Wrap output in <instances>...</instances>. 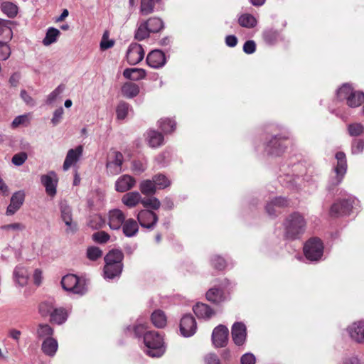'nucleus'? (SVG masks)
I'll list each match as a JSON object with an SVG mask.
<instances>
[{"mask_svg": "<svg viewBox=\"0 0 364 364\" xmlns=\"http://www.w3.org/2000/svg\"><path fill=\"white\" fill-rule=\"evenodd\" d=\"M284 236L288 240L299 239L305 232L306 221L298 212L289 215L283 223Z\"/></svg>", "mask_w": 364, "mask_h": 364, "instance_id": "1", "label": "nucleus"}, {"mask_svg": "<svg viewBox=\"0 0 364 364\" xmlns=\"http://www.w3.org/2000/svg\"><path fill=\"white\" fill-rule=\"evenodd\" d=\"M144 352L150 357L159 358L165 352L164 339L156 331L146 332L144 336Z\"/></svg>", "mask_w": 364, "mask_h": 364, "instance_id": "2", "label": "nucleus"}, {"mask_svg": "<svg viewBox=\"0 0 364 364\" xmlns=\"http://www.w3.org/2000/svg\"><path fill=\"white\" fill-rule=\"evenodd\" d=\"M336 95L340 101H346L350 107H358L364 102V93L355 90L349 83H345L339 87Z\"/></svg>", "mask_w": 364, "mask_h": 364, "instance_id": "3", "label": "nucleus"}, {"mask_svg": "<svg viewBox=\"0 0 364 364\" xmlns=\"http://www.w3.org/2000/svg\"><path fill=\"white\" fill-rule=\"evenodd\" d=\"M61 284L65 291L75 294L82 295L87 291L85 279H80L73 274L64 276L62 278Z\"/></svg>", "mask_w": 364, "mask_h": 364, "instance_id": "4", "label": "nucleus"}, {"mask_svg": "<svg viewBox=\"0 0 364 364\" xmlns=\"http://www.w3.org/2000/svg\"><path fill=\"white\" fill-rule=\"evenodd\" d=\"M304 252L306 258L311 262L321 259L323 253V245L317 237L309 239L304 246Z\"/></svg>", "mask_w": 364, "mask_h": 364, "instance_id": "5", "label": "nucleus"}, {"mask_svg": "<svg viewBox=\"0 0 364 364\" xmlns=\"http://www.w3.org/2000/svg\"><path fill=\"white\" fill-rule=\"evenodd\" d=\"M124 156L118 151H112L107 159L106 171L109 176H116L122 171Z\"/></svg>", "mask_w": 364, "mask_h": 364, "instance_id": "6", "label": "nucleus"}, {"mask_svg": "<svg viewBox=\"0 0 364 364\" xmlns=\"http://www.w3.org/2000/svg\"><path fill=\"white\" fill-rule=\"evenodd\" d=\"M357 203L358 200L355 197L348 196L347 199L333 203L331 207L330 213L333 216L348 215Z\"/></svg>", "mask_w": 364, "mask_h": 364, "instance_id": "7", "label": "nucleus"}, {"mask_svg": "<svg viewBox=\"0 0 364 364\" xmlns=\"http://www.w3.org/2000/svg\"><path fill=\"white\" fill-rule=\"evenodd\" d=\"M197 330L196 319L191 314L184 315L180 322V331L183 336L191 337L193 336Z\"/></svg>", "mask_w": 364, "mask_h": 364, "instance_id": "8", "label": "nucleus"}, {"mask_svg": "<svg viewBox=\"0 0 364 364\" xmlns=\"http://www.w3.org/2000/svg\"><path fill=\"white\" fill-rule=\"evenodd\" d=\"M41 182L45 187L46 193L53 197L56 194V188L58 183V178L54 171H50L47 174L41 176Z\"/></svg>", "mask_w": 364, "mask_h": 364, "instance_id": "9", "label": "nucleus"}, {"mask_svg": "<svg viewBox=\"0 0 364 364\" xmlns=\"http://www.w3.org/2000/svg\"><path fill=\"white\" fill-rule=\"evenodd\" d=\"M337 164L335 167L336 178L333 180V184L337 186L341 183L347 170V161L346 154L343 152H338L336 154Z\"/></svg>", "mask_w": 364, "mask_h": 364, "instance_id": "10", "label": "nucleus"}, {"mask_svg": "<svg viewBox=\"0 0 364 364\" xmlns=\"http://www.w3.org/2000/svg\"><path fill=\"white\" fill-rule=\"evenodd\" d=\"M137 220L143 228L152 230L158 222L156 214L149 210H141L137 214Z\"/></svg>", "mask_w": 364, "mask_h": 364, "instance_id": "11", "label": "nucleus"}, {"mask_svg": "<svg viewBox=\"0 0 364 364\" xmlns=\"http://www.w3.org/2000/svg\"><path fill=\"white\" fill-rule=\"evenodd\" d=\"M229 331L224 325L215 327L212 333V341L215 348L224 347L228 340Z\"/></svg>", "mask_w": 364, "mask_h": 364, "instance_id": "12", "label": "nucleus"}, {"mask_svg": "<svg viewBox=\"0 0 364 364\" xmlns=\"http://www.w3.org/2000/svg\"><path fill=\"white\" fill-rule=\"evenodd\" d=\"M144 56L142 46L138 43H132L127 52V59L130 65H136L141 61Z\"/></svg>", "mask_w": 364, "mask_h": 364, "instance_id": "13", "label": "nucleus"}, {"mask_svg": "<svg viewBox=\"0 0 364 364\" xmlns=\"http://www.w3.org/2000/svg\"><path fill=\"white\" fill-rule=\"evenodd\" d=\"M136 183V179L130 175L120 176L114 183V189L119 193H125L133 188Z\"/></svg>", "mask_w": 364, "mask_h": 364, "instance_id": "14", "label": "nucleus"}, {"mask_svg": "<svg viewBox=\"0 0 364 364\" xmlns=\"http://www.w3.org/2000/svg\"><path fill=\"white\" fill-rule=\"evenodd\" d=\"M287 148L284 144V139L278 136H274L266 145L265 151L269 155L278 156L283 153Z\"/></svg>", "mask_w": 364, "mask_h": 364, "instance_id": "15", "label": "nucleus"}, {"mask_svg": "<svg viewBox=\"0 0 364 364\" xmlns=\"http://www.w3.org/2000/svg\"><path fill=\"white\" fill-rule=\"evenodd\" d=\"M232 338L235 345L242 346L247 338V328L242 322H236L232 326Z\"/></svg>", "mask_w": 364, "mask_h": 364, "instance_id": "16", "label": "nucleus"}, {"mask_svg": "<svg viewBox=\"0 0 364 364\" xmlns=\"http://www.w3.org/2000/svg\"><path fill=\"white\" fill-rule=\"evenodd\" d=\"M25 200V193L22 191L15 192L10 200L6 211V215L11 216L14 215L22 206Z\"/></svg>", "mask_w": 364, "mask_h": 364, "instance_id": "17", "label": "nucleus"}, {"mask_svg": "<svg viewBox=\"0 0 364 364\" xmlns=\"http://www.w3.org/2000/svg\"><path fill=\"white\" fill-rule=\"evenodd\" d=\"M166 59L165 54L160 50L151 51L146 57V63L149 66L154 69H159L164 66Z\"/></svg>", "mask_w": 364, "mask_h": 364, "instance_id": "18", "label": "nucleus"}, {"mask_svg": "<svg viewBox=\"0 0 364 364\" xmlns=\"http://www.w3.org/2000/svg\"><path fill=\"white\" fill-rule=\"evenodd\" d=\"M347 331L353 341L364 343V321L354 322L348 327Z\"/></svg>", "mask_w": 364, "mask_h": 364, "instance_id": "19", "label": "nucleus"}, {"mask_svg": "<svg viewBox=\"0 0 364 364\" xmlns=\"http://www.w3.org/2000/svg\"><path fill=\"white\" fill-rule=\"evenodd\" d=\"M108 218V225L112 230H119L125 220V215L119 209L109 210Z\"/></svg>", "mask_w": 364, "mask_h": 364, "instance_id": "20", "label": "nucleus"}, {"mask_svg": "<svg viewBox=\"0 0 364 364\" xmlns=\"http://www.w3.org/2000/svg\"><path fill=\"white\" fill-rule=\"evenodd\" d=\"M60 217L67 226V231H74L76 225L73 223V213L71 208L66 203H61L60 205Z\"/></svg>", "mask_w": 364, "mask_h": 364, "instance_id": "21", "label": "nucleus"}, {"mask_svg": "<svg viewBox=\"0 0 364 364\" xmlns=\"http://www.w3.org/2000/svg\"><path fill=\"white\" fill-rule=\"evenodd\" d=\"M83 151L82 146H77L75 149H70L66 155L63 163V170L68 171L72 165L75 164L82 156Z\"/></svg>", "mask_w": 364, "mask_h": 364, "instance_id": "22", "label": "nucleus"}, {"mask_svg": "<svg viewBox=\"0 0 364 364\" xmlns=\"http://www.w3.org/2000/svg\"><path fill=\"white\" fill-rule=\"evenodd\" d=\"M193 311L198 318L210 319L215 315V311L207 304L198 303L193 307Z\"/></svg>", "mask_w": 364, "mask_h": 364, "instance_id": "23", "label": "nucleus"}, {"mask_svg": "<svg viewBox=\"0 0 364 364\" xmlns=\"http://www.w3.org/2000/svg\"><path fill=\"white\" fill-rule=\"evenodd\" d=\"M142 197L138 191H131L123 195L122 203L129 208L136 207L139 203H141Z\"/></svg>", "mask_w": 364, "mask_h": 364, "instance_id": "24", "label": "nucleus"}, {"mask_svg": "<svg viewBox=\"0 0 364 364\" xmlns=\"http://www.w3.org/2000/svg\"><path fill=\"white\" fill-rule=\"evenodd\" d=\"M14 278L16 284L24 287L28 284L29 273L28 269L23 265H18L14 270Z\"/></svg>", "mask_w": 364, "mask_h": 364, "instance_id": "25", "label": "nucleus"}, {"mask_svg": "<svg viewBox=\"0 0 364 364\" xmlns=\"http://www.w3.org/2000/svg\"><path fill=\"white\" fill-rule=\"evenodd\" d=\"M58 348V341L52 338H46L42 343L41 349L44 354L53 357L57 352Z\"/></svg>", "mask_w": 364, "mask_h": 364, "instance_id": "26", "label": "nucleus"}, {"mask_svg": "<svg viewBox=\"0 0 364 364\" xmlns=\"http://www.w3.org/2000/svg\"><path fill=\"white\" fill-rule=\"evenodd\" d=\"M123 258L124 255L122 251L112 250L105 257V265H107V268H109L111 264H123Z\"/></svg>", "mask_w": 364, "mask_h": 364, "instance_id": "27", "label": "nucleus"}, {"mask_svg": "<svg viewBox=\"0 0 364 364\" xmlns=\"http://www.w3.org/2000/svg\"><path fill=\"white\" fill-rule=\"evenodd\" d=\"M123 233L128 237H134L139 231V225L136 220L132 218L124 220L122 225Z\"/></svg>", "mask_w": 364, "mask_h": 364, "instance_id": "28", "label": "nucleus"}, {"mask_svg": "<svg viewBox=\"0 0 364 364\" xmlns=\"http://www.w3.org/2000/svg\"><path fill=\"white\" fill-rule=\"evenodd\" d=\"M68 312L64 308H55L50 316V321L58 325L63 324L68 318Z\"/></svg>", "mask_w": 364, "mask_h": 364, "instance_id": "29", "label": "nucleus"}, {"mask_svg": "<svg viewBox=\"0 0 364 364\" xmlns=\"http://www.w3.org/2000/svg\"><path fill=\"white\" fill-rule=\"evenodd\" d=\"M207 299L214 304H220L226 300L223 291L218 288H211L206 293Z\"/></svg>", "mask_w": 364, "mask_h": 364, "instance_id": "30", "label": "nucleus"}, {"mask_svg": "<svg viewBox=\"0 0 364 364\" xmlns=\"http://www.w3.org/2000/svg\"><path fill=\"white\" fill-rule=\"evenodd\" d=\"M147 141L151 147L156 148L164 144V136L157 131L149 130L147 132Z\"/></svg>", "mask_w": 364, "mask_h": 364, "instance_id": "31", "label": "nucleus"}, {"mask_svg": "<svg viewBox=\"0 0 364 364\" xmlns=\"http://www.w3.org/2000/svg\"><path fill=\"white\" fill-rule=\"evenodd\" d=\"M10 21L0 19V41H6L12 38V30Z\"/></svg>", "mask_w": 364, "mask_h": 364, "instance_id": "32", "label": "nucleus"}, {"mask_svg": "<svg viewBox=\"0 0 364 364\" xmlns=\"http://www.w3.org/2000/svg\"><path fill=\"white\" fill-rule=\"evenodd\" d=\"M122 93L127 98H133L139 93V87L134 82H125L122 87Z\"/></svg>", "mask_w": 364, "mask_h": 364, "instance_id": "33", "label": "nucleus"}, {"mask_svg": "<svg viewBox=\"0 0 364 364\" xmlns=\"http://www.w3.org/2000/svg\"><path fill=\"white\" fill-rule=\"evenodd\" d=\"M124 77L131 80H139L146 76V71L141 68H127L123 72Z\"/></svg>", "mask_w": 364, "mask_h": 364, "instance_id": "34", "label": "nucleus"}, {"mask_svg": "<svg viewBox=\"0 0 364 364\" xmlns=\"http://www.w3.org/2000/svg\"><path fill=\"white\" fill-rule=\"evenodd\" d=\"M123 269V264H111L109 268L107 265L104 267V277L106 279H112L119 277Z\"/></svg>", "mask_w": 364, "mask_h": 364, "instance_id": "35", "label": "nucleus"}, {"mask_svg": "<svg viewBox=\"0 0 364 364\" xmlns=\"http://www.w3.org/2000/svg\"><path fill=\"white\" fill-rule=\"evenodd\" d=\"M60 35V32L58 29L50 27L48 28L46 36L43 40V43L46 46H48L55 43Z\"/></svg>", "mask_w": 364, "mask_h": 364, "instance_id": "36", "label": "nucleus"}, {"mask_svg": "<svg viewBox=\"0 0 364 364\" xmlns=\"http://www.w3.org/2000/svg\"><path fill=\"white\" fill-rule=\"evenodd\" d=\"M238 23L247 28H252L256 26L257 21L254 16L250 14H244L239 16Z\"/></svg>", "mask_w": 364, "mask_h": 364, "instance_id": "37", "label": "nucleus"}, {"mask_svg": "<svg viewBox=\"0 0 364 364\" xmlns=\"http://www.w3.org/2000/svg\"><path fill=\"white\" fill-rule=\"evenodd\" d=\"M289 205V201L283 197H277L267 203L266 205V211L270 216L275 215V211L271 210L272 205H276L278 208L285 207Z\"/></svg>", "mask_w": 364, "mask_h": 364, "instance_id": "38", "label": "nucleus"}, {"mask_svg": "<svg viewBox=\"0 0 364 364\" xmlns=\"http://www.w3.org/2000/svg\"><path fill=\"white\" fill-rule=\"evenodd\" d=\"M151 320L157 328H164L166 325V316L161 310L154 311L151 316Z\"/></svg>", "mask_w": 364, "mask_h": 364, "instance_id": "39", "label": "nucleus"}, {"mask_svg": "<svg viewBox=\"0 0 364 364\" xmlns=\"http://www.w3.org/2000/svg\"><path fill=\"white\" fill-rule=\"evenodd\" d=\"M55 308L54 301L53 299H48L43 301L39 305V313L43 317L50 316L53 311Z\"/></svg>", "mask_w": 364, "mask_h": 364, "instance_id": "40", "label": "nucleus"}, {"mask_svg": "<svg viewBox=\"0 0 364 364\" xmlns=\"http://www.w3.org/2000/svg\"><path fill=\"white\" fill-rule=\"evenodd\" d=\"M139 190L145 196L154 195L156 191L154 180L142 181L139 184Z\"/></svg>", "mask_w": 364, "mask_h": 364, "instance_id": "41", "label": "nucleus"}, {"mask_svg": "<svg viewBox=\"0 0 364 364\" xmlns=\"http://www.w3.org/2000/svg\"><path fill=\"white\" fill-rule=\"evenodd\" d=\"M262 38L267 44L273 45L279 40V33L277 30L267 28L262 32Z\"/></svg>", "mask_w": 364, "mask_h": 364, "instance_id": "42", "label": "nucleus"}, {"mask_svg": "<svg viewBox=\"0 0 364 364\" xmlns=\"http://www.w3.org/2000/svg\"><path fill=\"white\" fill-rule=\"evenodd\" d=\"M347 132L350 136H360L364 133V125L359 122L350 123L347 126Z\"/></svg>", "mask_w": 364, "mask_h": 364, "instance_id": "43", "label": "nucleus"}, {"mask_svg": "<svg viewBox=\"0 0 364 364\" xmlns=\"http://www.w3.org/2000/svg\"><path fill=\"white\" fill-rule=\"evenodd\" d=\"M1 9L3 13L9 18H14L18 14V6L12 2H3L1 5Z\"/></svg>", "mask_w": 364, "mask_h": 364, "instance_id": "44", "label": "nucleus"}, {"mask_svg": "<svg viewBox=\"0 0 364 364\" xmlns=\"http://www.w3.org/2000/svg\"><path fill=\"white\" fill-rule=\"evenodd\" d=\"M150 31L146 21H142L138 26L135 32V38L138 41H142L149 36Z\"/></svg>", "mask_w": 364, "mask_h": 364, "instance_id": "45", "label": "nucleus"}, {"mask_svg": "<svg viewBox=\"0 0 364 364\" xmlns=\"http://www.w3.org/2000/svg\"><path fill=\"white\" fill-rule=\"evenodd\" d=\"M159 126L164 133H171L176 129V122L168 118L161 119L159 121Z\"/></svg>", "mask_w": 364, "mask_h": 364, "instance_id": "46", "label": "nucleus"}, {"mask_svg": "<svg viewBox=\"0 0 364 364\" xmlns=\"http://www.w3.org/2000/svg\"><path fill=\"white\" fill-rule=\"evenodd\" d=\"M151 33H156L164 28V23L159 18H150L145 21Z\"/></svg>", "mask_w": 364, "mask_h": 364, "instance_id": "47", "label": "nucleus"}, {"mask_svg": "<svg viewBox=\"0 0 364 364\" xmlns=\"http://www.w3.org/2000/svg\"><path fill=\"white\" fill-rule=\"evenodd\" d=\"M88 226L93 230L102 228L105 225V220L100 215H94L90 217L87 223Z\"/></svg>", "mask_w": 364, "mask_h": 364, "instance_id": "48", "label": "nucleus"}, {"mask_svg": "<svg viewBox=\"0 0 364 364\" xmlns=\"http://www.w3.org/2000/svg\"><path fill=\"white\" fill-rule=\"evenodd\" d=\"M153 180L156 186V188H158L159 189H164L171 184V181L168 180V178L163 174H158L154 176L153 177Z\"/></svg>", "mask_w": 364, "mask_h": 364, "instance_id": "49", "label": "nucleus"}, {"mask_svg": "<svg viewBox=\"0 0 364 364\" xmlns=\"http://www.w3.org/2000/svg\"><path fill=\"white\" fill-rule=\"evenodd\" d=\"M53 329L48 324H39L36 330L38 338L51 337Z\"/></svg>", "mask_w": 364, "mask_h": 364, "instance_id": "50", "label": "nucleus"}, {"mask_svg": "<svg viewBox=\"0 0 364 364\" xmlns=\"http://www.w3.org/2000/svg\"><path fill=\"white\" fill-rule=\"evenodd\" d=\"M141 204L144 208L158 210L160 208L161 202L156 198H143Z\"/></svg>", "mask_w": 364, "mask_h": 364, "instance_id": "51", "label": "nucleus"}, {"mask_svg": "<svg viewBox=\"0 0 364 364\" xmlns=\"http://www.w3.org/2000/svg\"><path fill=\"white\" fill-rule=\"evenodd\" d=\"M26 229L24 224L21 223H14L0 226V230L4 231L21 232Z\"/></svg>", "mask_w": 364, "mask_h": 364, "instance_id": "52", "label": "nucleus"}, {"mask_svg": "<svg viewBox=\"0 0 364 364\" xmlns=\"http://www.w3.org/2000/svg\"><path fill=\"white\" fill-rule=\"evenodd\" d=\"M154 0H141L140 11L143 15H148L154 11Z\"/></svg>", "mask_w": 364, "mask_h": 364, "instance_id": "53", "label": "nucleus"}, {"mask_svg": "<svg viewBox=\"0 0 364 364\" xmlns=\"http://www.w3.org/2000/svg\"><path fill=\"white\" fill-rule=\"evenodd\" d=\"M129 109L130 107L127 103L124 102H120L116 110L117 118L119 119H124L128 115Z\"/></svg>", "mask_w": 364, "mask_h": 364, "instance_id": "54", "label": "nucleus"}, {"mask_svg": "<svg viewBox=\"0 0 364 364\" xmlns=\"http://www.w3.org/2000/svg\"><path fill=\"white\" fill-rule=\"evenodd\" d=\"M27 159L28 154L24 151H21L13 156L11 159V162L14 165L16 166H22L26 162Z\"/></svg>", "mask_w": 364, "mask_h": 364, "instance_id": "55", "label": "nucleus"}, {"mask_svg": "<svg viewBox=\"0 0 364 364\" xmlns=\"http://www.w3.org/2000/svg\"><path fill=\"white\" fill-rule=\"evenodd\" d=\"M364 150V139H354L351 144V152L353 154H359Z\"/></svg>", "mask_w": 364, "mask_h": 364, "instance_id": "56", "label": "nucleus"}, {"mask_svg": "<svg viewBox=\"0 0 364 364\" xmlns=\"http://www.w3.org/2000/svg\"><path fill=\"white\" fill-rule=\"evenodd\" d=\"M92 240L98 243H106L110 238L109 235L105 231H98L95 232L92 236Z\"/></svg>", "mask_w": 364, "mask_h": 364, "instance_id": "57", "label": "nucleus"}, {"mask_svg": "<svg viewBox=\"0 0 364 364\" xmlns=\"http://www.w3.org/2000/svg\"><path fill=\"white\" fill-rule=\"evenodd\" d=\"M102 255V250L97 247H90L87 250V257L90 260H96Z\"/></svg>", "mask_w": 364, "mask_h": 364, "instance_id": "58", "label": "nucleus"}, {"mask_svg": "<svg viewBox=\"0 0 364 364\" xmlns=\"http://www.w3.org/2000/svg\"><path fill=\"white\" fill-rule=\"evenodd\" d=\"M11 55V49L6 41H0V60H6Z\"/></svg>", "mask_w": 364, "mask_h": 364, "instance_id": "59", "label": "nucleus"}, {"mask_svg": "<svg viewBox=\"0 0 364 364\" xmlns=\"http://www.w3.org/2000/svg\"><path fill=\"white\" fill-rule=\"evenodd\" d=\"M211 264L214 268L218 270H222L226 267L225 260L218 255H214L212 257Z\"/></svg>", "mask_w": 364, "mask_h": 364, "instance_id": "60", "label": "nucleus"}, {"mask_svg": "<svg viewBox=\"0 0 364 364\" xmlns=\"http://www.w3.org/2000/svg\"><path fill=\"white\" fill-rule=\"evenodd\" d=\"M146 168V164L141 161H134L132 164V170L137 174L143 173Z\"/></svg>", "mask_w": 364, "mask_h": 364, "instance_id": "61", "label": "nucleus"}, {"mask_svg": "<svg viewBox=\"0 0 364 364\" xmlns=\"http://www.w3.org/2000/svg\"><path fill=\"white\" fill-rule=\"evenodd\" d=\"M64 114V109L62 107L56 109L51 119V123L53 126L58 125L62 120Z\"/></svg>", "mask_w": 364, "mask_h": 364, "instance_id": "62", "label": "nucleus"}, {"mask_svg": "<svg viewBox=\"0 0 364 364\" xmlns=\"http://www.w3.org/2000/svg\"><path fill=\"white\" fill-rule=\"evenodd\" d=\"M205 364H220V360L218 356L213 353H210L205 355L204 357Z\"/></svg>", "mask_w": 364, "mask_h": 364, "instance_id": "63", "label": "nucleus"}, {"mask_svg": "<svg viewBox=\"0 0 364 364\" xmlns=\"http://www.w3.org/2000/svg\"><path fill=\"white\" fill-rule=\"evenodd\" d=\"M255 356L250 353L244 354L240 359L241 364H255Z\"/></svg>", "mask_w": 364, "mask_h": 364, "instance_id": "64", "label": "nucleus"}]
</instances>
